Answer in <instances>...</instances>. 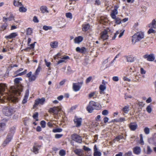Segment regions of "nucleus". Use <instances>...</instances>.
I'll use <instances>...</instances> for the list:
<instances>
[{"mask_svg":"<svg viewBox=\"0 0 156 156\" xmlns=\"http://www.w3.org/2000/svg\"><path fill=\"white\" fill-rule=\"evenodd\" d=\"M22 80L20 78H15L14 80V86L10 87L9 93H4L7 88L6 85L4 83H0V102L4 103L9 101L15 104L18 102L20 98L19 95L23 90L21 82Z\"/></svg>","mask_w":156,"mask_h":156,"instance_id":"nucleus-1","label":"nucleus"},{"mask_svg":"<svg viewBox=\"0 0 156 156\" xmlns=\"http://www.w3.org/2000/svg\"><path fill=\"white\" fill-rule=\"evenodd\" d=\"M144 37V34L142 32L136 33L132 36V43L135 44L136 42L140 41Z\"/></svg>","mask_w":156,"mask_h":156,"instance_id":"nucleus-2","label":"nucleus"},{"mask_svg":"<svg viewBox=\"0 0 156 156\" xmlns=\"http://www.w3.org/2000/svg\"><path fill=\"white\" fill-rule=\"evenodd\" d=\"M2 112L5 116H9L13 113V110L9 106H5L2 109Z\"/></svg>","mask_w":156,"mask_h":156,"instance_id":"nucleus-3","label":"nucleus"},{"mask_svg":"<svg viewBox=\"0 0 156 156\" xmlns=\"http://www.w3.org/2000/svg\"><path fill=\"white\" fill-rule=\"evenodd\" d=\"M96 103L93 101H90L87 107V110L89 113L92 112L94 109H97Z\"/></svg>","mask_w":156,"mask_h":156,"instance_id":"nucleus-4","label":"nucleus"},{"mask_svg":"<svg viewBox=\"0 0 156 156\" xmlns=\"http://www.w3.org/2000/svg\"><path fill=\"white\" fill-rule=\"evenodd\" d=\"M71 138L73 140L77 143H81L82 142V139L81 137L76 134L72 135Z\"/></svg>","mask_w":156,"mask_h":156,"instance_id":"nucleus-5","label":"nucleus"},{"mask_svg":"<svg viewBox=\"0 0 156 156\" xmlns=\"http://www.w3.org/2000/svg\"><path fill=\"white\" fill-rule=\"evenodd\" d=\"M41 147V145H39L37 143H34L32 151L35 154H37L39 153V151Z\"/></svg>","mask_w":156,"mask_h":156,"instance_id":"nucleus-6","label":"nucleus"},{"mask_svg":"<svg viewBox=\"0 0 156 156\" xmlns=\"http://www.w3.org/2000/svg\"><path fill=\"white\" fill-rule=\"evenodd\" d=\"M144 58L147 59V60L149 61H153L155 58L154 55L153 54L150 55L146 54L143 56Z\"/></svg>","mask_w":156,"mask_h":156,"instance_id":"nucleus-7","label":"nucleus"},{"mask_svg":"<svg viewBox=\"0 0 156 156\" xmlns=\"http://www.w3.org/2000/svg\"><path fill=\"white\" fill-rule=\"evenodd\" d=\"M108 30H105L101 33V38L103 41L107 40L108 38Z\"/></svg>","mask_w":156,"mask_h":156,"instance_id":"nucleus-8","label":"nucleus"},{"mask_svg":"<svg viewBox=\"0 0 156 156\" xmlns=\"http://www.w3.org/2000/svg\"><path fill=\"white\" fill-rule=\"evenodd\" d=\"M118 7L115 6L114 7V9L113 10L110 14V16L113 19H115L116 18V15L118 13L117 11Z\"/></svg>","mask_w":156,"mask_h":156,"instance_id":"nucleus-9","label":"nucleus"},{"mask_svg":"<svg viewBox=\"0 0 156 156\" xmlns=\"http://www.w3.org/2000/svg\"><path fill=\"white\" fill-rule=\"evenodd\" d=\"M61 110V108H60L58 107H56L50 108L49 110V112L55 114H57L58 112Z\"/></svg>","mask_w":156,"mask_h":156,"instance_id":"nucleus-10","label":"nucleus"},{"mask_svg":"<svg viewBox=\"0 0 156 156\" xmlns=\"http://www.w3.org/2000/svg\"><path fill=\"white\" fill-rule=\"evenodd\" d=\"M45 101V98H42L41 99H38L35 100L34 104V107H36L38 105L40 104L43 105Z\"/></svg>","mask_w":156,"mask_h":156,"instance_id":"nucleus-11","label":"nucleus"},{"mask_svg":"<svg viewBox=\"0 0 156 156\" xmlns=\"http://www.w3.org/2000/svg\"><path fill=\"white\" fill-rule=\"evenodd\" d=\"M13 136L10 135V133H9L8 134L5 140L4 141L3 144L4 146H5L6 144L9 143L12 139Z\"/></svg>","mask_w":156,"mask_h":156,"instance_id":"nucleus-12","label":"nucleus"},{"mask_svg":"<svg viewBox=\"0 0 156 156\" xmlns=\"http://www.w3.org/2000/svg\"><path fill=\"white\" fill-rule=\"evenodd\" d=\"M82 119L81 118H75L74 119V122L77 127L80 126L81 124Z\"/></svg>","mask_w":156,"mask_h":156,"instance_id":"nucleus-13","label":"nucleus"},{"mask_svg":"<svg viewBox=\"0 0 156 156\" xmlns=\"http://www.w3.org/2000/svg\"><path fill=\"white\" fill-rule=\"evenodd\" d=\"M133 151L134 154L139 155L141 152V149L140 147L136 146L133 148Z\"/></svg>","mask_w":156,"mask_h":156,"instance_id":"nucleus-14","label":"nucleus"},{"mask_svg":"<svg viewBox=\"0 0 156 156\" xmlns=\"http://www.w3.org/2000/svg\"><path fill=\"white\" fill-rule=\"evenodd\" d=\"M73 88L74 91H77L80 90L81 86L80 84L74 83L73 84Z\"/></svg>","mask_w":156,"mask_h":156,"instance_id":"nucleus-15","label":"nucleus"},{"mask_svg":"<svg viewBox=\"0 0 156 156\" xmlns=\"http://www.w3.org/2000/svg\"><path fill=\"white\" fill-rule=\"evenodd\" d=\"M83 38L81 36L76 37L74 41L75 43L79 44L83 40Z\"/></svg>","mask_w":156,"mask_h":156,"instance_id":"nucleus-16","label":"nucleus"},{"mask_svg":"<svg viewBox=\"0 0 156 156\" xmlns=\"http://www.w3.org/2000/svg\"><path fill=\"white\" fill-rule=\"evenodd\" d=\"M123 33H124V31H123V32H122L120 33L118 31H116V32L114 34V35L112 38V40H115V38L119 34V38L121 37H122V35H123Z\"/></svg>","mask_w":156,"mask_h":156,"instance_id":"nucleus-17","label":"nucleus"},{"mask_svg":"<svg viewBox=\"0 0 156 156\" xmlns=\"http://www.w3.org/2000/svg\"><path fill=\"white\" fill-rule=\"evenodd\" d=\"M13 5L16 7H19L22 5V3L20 0H14L13 2Z\"/></svg>","mask_w":156,"mask_h":156,"instance_id":"nucleus-18","label":"nucleus"},{"mask_svg":"<svg viewBox=\"0 0 156 156\" xmlns=\"http://www.w3.org/2000/svg\"><path fill=\"white\" fill-rule=\"evenodd\" d=\"M129 127L131 130L134 131L137 128V125L136 123H131L129 125Z\"/></svg>","mask_w":156,"mask_h":156,"instance_id":"nucleus-19","label":"nucleus"},{"mask_svg":"<svg viewBox=\"0 0 156 156\" xmlns=\"http://www.w3.org/2000/svg\"><path fill=\"white\" fill-rule=\"evenodd\" d=\"M73 152L79 156H82V151L80 149H76L74 150Z\"/></svg>","mask_w":156,"mask_h":156,"instance_id":"nucleus-20","label":"nucleus"},{"mask_svg":"<svg viewBox=\"0 0 156 156\" xmlns=\"http://www.w3.org/2000/svg\"><path fill=\"white\" fill-rule=\"evenodd\" d=\"M5 124L3 122H0V134L5 130Z\"/></svg>","mask_w":156,"mask_h":156,"instance_id":"nucleus-21","label":"nucleus"},{"mask_svg":"<svg viewBox=\"0 0 156 156\" xmlns=\"http://www.w3.org/2000/svg\"><path fill=\"white\" fill-rule=\"evenodd\" d=\"M149 27L155 29L156 28V21L155 20H153L151 23L148 24Z\"/></svg>","mask_w":156,"mask_h":156,"instance_id":"nucleus-22","label":"nucleus"},{"mask_svg":"<svg viewBox=\"0 0 156 156\" xmlns=\"http://www.w3.org/2000/svg\"><path fill=\"white\" fill-rule=\"evenodd\" d=\"M69 57L68 56H63V57L61 58V60H59L58 63L57 64H58L61 63L63 62H66L65 60L69 59Z\"/></svg>","mask_w":156,"mask_h":156,"instance_id":"nucleus-23","label":"nucleus"},{"mask_svg":"<svg viewBox=\"0 0 156 156\" xmlns=\"http://www.w3.org/2000/svg\"><path fill=\"white\" fill-rule=\"evenodd\" d=\"M50 45L53 48H56L58 47V42L56 41L51 42L50 43Z\"/></svg>","mask_w":156,"mask_h":156,"instance_id":"nucleus-24","label":"nucleus"},{"mask_svg":"<svg viewBox=\"0 0 156 156\" xmlns=\"http://www.w3.org/2000/svg\"><path fill=\"white\" fill-rule=\"evenodd\" d=\"M17 34L16 33H11L9 35L6 36L5 38L6 39H12L15 37L17 36Z\"/></svg>","mask_w":156,"mask_h":156,"instance_id":"nucleus-25","label":"nucleus"},{"mask_svg":"<svg viewBox=\"0 0 156 156\" xmlns=\"http://www.w3.org/2000/svg\"><path fill=\"white\" fill-rule=\"evenodd\" d=\"M82 30L83 31H86L88 30L90 27V25L89 24H83L82 25Z\"/></svg>","mask_w":156,"mask_h":156,"instance_id":"nucleus-26","label":"nucleus"},{"mask_svg":"<svg viewBox=\"0 0 156 156\" xmlns=\"http://www.w3.org/2000/svg\"><path fill=\"white\" fill-rule=\"evenodd\" d=\"M13 18V15L11 13H10L9 16V17L6 18L4 17L3 18V21H5V20H9V21L12 20Z\"/></svg>","mask_w":156,"mask_h":156,"instance_id":"nucleus-27","label":"nucleus"},{"mask_svg":"<svg viewBox=\"0 0 156 156\" xmlns=\"http://www.w3.org/2000/svg\"><path fill=\"white\" fill-rule=\"evenodd\" d=\"M19 8V11L21 12H25L27 11V9L24 7L22 4L21 6H20Z\"/></svg>","mask_w":156,"mask_h":156,"instance_id":"nucleus-28","label":"nucleus"},{"mask_svg":"<svg viewBox=\"0 0 156 156\" xmlns=\"http://www.w3.org/2000/svg\"><path fill=\"white\" fill-rule=\"evenodd\" d=\"M134 60V57L132 55H129L127 57V61L130 62H132Z\"/></svg>","mask_w":156,"mask_h":156,"instance_id":"nucleus-29","label":"nucleus"},{"mask_svg":"<svg viewBox=\"0 0 156 156\" xmlns=\"http://www.w3.org/2000/svg\"><path fill=\"white\" fill-rule=\"evenodd\" d=\"M40 10L41 12L43 13H48V11L47 9V8L46 7H42L40 8Z\"/></svg>","mask_w":156,"mask_h":156,"instance_id":"nucleus-30","label":"nucleus"},{"mask_svg":"<svg viewBox=\"0 0 156 156\" xmlns=\"http://www.w3.org/2000/svg\"><path fill=\"white\" fill-rule=\"evenodd\" d=\"M147 150L146 153L147 154H150L153 151L152 149L149 146H147Z\"/></svg>","mask_w":156,"mask_h":156,"instance_id":"nucleus-31","label":"nucleus"},{"mask_svg":"<svg viewBox=\"0 0 156 156\" xmlns=\"http://www.w3.org/2000/svg\"><path fill=\"white\" fill-rule=\"evenodd\" d=\"M105 84H104V85H101L100 86L99 88L101 90L100 92L101 94H102L104 91L106 89V87Z\"/></svg>","mask_w":156,"mask_h":156,"instance_id":"nucleus-32","label":"nucleus"},{"mask_svg":"<svg viewBox=\"0 0 156 156\" xmlns=\"http://www.w3.org/2000/svg\"><path fill=\"white\" fill-rule=\"evenodd\" d=\"M28 97V94L27 93H26L24 96V98L22 101V104H24L27 102Z\"/></svg>","mask_w":156,"mask_h":156,"instance_id":"nucleus-33","label":"nucleus"},{"mask_svg":"<svg viewBox=\"0 0 156 156\" xmlns=\"http://www.w3.org/2000/svg\"><path fill=\"white\" fill-rule=\"evenodd\" d=\"M15 127H11L10 128V131L9 133H10L11 135H12V136H13V135L15 132Z\"/></svg>","mask_w":156,"mask_h":156,"instance_id":"nucleus-34","label":"nucleus"},{"mask_svg":"<svg viewBox=\"0 0 156 156\" xmlns=\"http://www.w3.org/2000/svg\"><path fill=\"white\" fill-rule=\"evenodd\" d=\"M144 132L145 134L147 135L150 133V129L148 127H145L144 129Z\"/></svg>","mask_w":156,"mask_h":156,"instance_id":"nucleus-35","label":"nucleus"},{"mask_svg":"<svg viewBox=\"0 0 156 156\" xmlns=\"http://www.w3.org/2000/svg\"><path fill=\"white\" fill-rule=\"evenodd\" d=\"M140 143L142 145L144 144V142L143 139V136L142 134H140Z\"/></svg>","mask_w":156,"mask_h":156,"instance_id":"nucleus-36","label":"nucleus"},{"mask_svg":"<svg viewBox=\"0 0 156 156\" xmlns=\"http://www.w3.org/2000/svg\"><path fill=\"white\" fill-rule=\"evenodd\" d=\"M62 129L60 128H57L56 129H54L52 130L53 133H60L62 131Z\"/></svg>","mask_w":156,"mask_h":156,"instance_id":"nucleus-37","label":"nucleus"},{"mask_svg":"<svg viewBox=\"0 0 156 156\" xmlns=\"http://www.w3.org/2000/svg\"><path fill=\"white\" fill-rule=\"evenodd\" d=\"M59 154L61 156H64L66 155V152L63 150H60L59 152Z\"/></svg>","mask_w":156,"mask_h":156,"instance_id":"nucleus-38","label":"nucleus"},{"mask_svg":"<svg viewBox=\"0 0 156 156\" xmlns=\"http://www.w3.org/2000/svg\"><path fill=\"white\" fill-rule=\"evenodd\" d=\"M146 110L148 113H151L152 112V108L151 106L150 105L147 106L146 108Z\"/></svg>","mask_w":156,"mask_h":156,"instance_id":"nucleus-39","label":"nucleus"},{"mask_svg":"<svg viewBox=\"0 0 156 156\" xmlns=\"http://www.w3.org/2000/svg\"><path fill=\"white\" fill-rule=\"evenodd\" d=\"M72 70H71V67L70 66H68L67 67V73L68 74H70L71 73H72Z\"/></svg>","mask_w":156,"mask_h":156,"instance_id":"nucleus-40","label":"nucleus"},{"mask_svg":"<svg viewBox=\"0 0 156 156\" xmlns=\"http://www.w3.org/2000/svg\"><path fill=\"white\" fill-rule=\"evenodd\" d=\"M101 153L98 151L94 152V156H101Z\"/></svg>","mask_w":156,"mask_h":156,"instance_id":"nucleus-41","label":"nucleus"},{"mask_svg":"<svg viewBox=\"0 0 156 156\" xmlns=\"http://www.w3.org/2000/svg\"><path fill=\"white\" fill-rule=\"evenodd\" d=\"M32 33V30L30 28L27 29V30L26 34L28 35H30Z\"/></svg>","mask_w":156,"mask_h":156,"instance_id":"nucleus-42","label":"nucleus"},{"mask_svg":"<svg viewBox=\"0 0 156 156\" xmlns=\"http://www.w3.org/2000/svg\"><path fill=\"white\" fill-rule=\"evenodd\" d=\"M37 75H35V74L34 73V75H31L30 77V78L29 80L30 81H34V80L37 77Z\"/></svg>","mask_w":156,"mask_h":156,"instance_id":"nucleus-43","label":"nucleus"},{"mask_svg":"<svg viewBox=\"0 0 156 156\" xmlns=\"http://www.w3.org/2000/svg\"><path fill=\"white\" fill-rule=\"evenodd\" d=\"M123 136L122 135L118 136L116 137L114 139V141H119L120 139H122Z\"/></svg>","mask_w":156,"mask_h":156,"instance_id":"nucleus-44","label":"nucleus"},{"mask_svg":"<svg viewBox=\"0 0 156 156\" xmlns=\"http://www.w3.org/2000/svg\"><path fill=\"white\" fill-rule=\"evenodd\" d=\"M43 29L45 30H51L52 29L51 27L44 26L43 27Z\"/></svg>","mask_w":156,"mask_h":156,"instance_id":"nucleus-45","label":"nucleus"},{"mask_svg":"<svg viewBox=\"0 0 156 156\" xmlns=\"http://www.w3.org/2000/svg\"><path fill=\"white\" fill-rule=\"evenodd\" d=\"M38 115V112H36L33 116L34 119L36 120V121H38V119L37 118Z\"/></svg>","mask_w":156,"mask_h":156,"instance_id":"nucleus-46","label":"nucleus"},{"mask_svg":"<svg viewBox=\"0 0 156 156\" xmlns=\"http://www.w3.org/2000/svg\"><path fill=\"white\" fill-rule=\"evenodd\" d=\"M41 69V67L39 66H38L35 72V75H37L39 74L40 71Z\"/></svg>","mask_w":156,"mask_h":156,"instance_id":"nucleus-47","label":"nucleus"},{"mask_svg":"<svg viewBox=\"0 0 156 156\" xmlns=\"http://www.w3.org/2000/svg\"><path fill=\"white\" fill-rule=\"evenodd\" d=\"M66 15L67 18H69L70 19H72V14L71 13H66Z\"/></svg>","mask_w":156,"mask_h":156,"instance_id":"nucleus-48","label":"nucleus"},{"mask_svg":"<svg viewBox=\"0 0 156 156\" xmlns=\"http://www.w3.org/2000/svg\"><path fill=\"white\" fill-rule=\"evenodd\" d=\"M33 21L35 23H38L39 22V20L37 18L36 16H34L33 19Z\"/></svg>","mask_w":156,"mask_h":156,"instance_id":"nucleus-49","label":"nucleus"},{"mask_svg":"<svg viewBox=\"0 0 156 156\" xmlns=\"http://www.w3.org/2000/svg\"><path fill=\"white\" fill-rule=\"evenodd\" d=\"M147 33L148 34L154 33H155V31L154 30H153V29H152V28H151L148 30Z\"/></svg>","mask_w":156,"mask_h":156,"instance_id":"nucleus-50","label":"nucleus"},{"mask_svg":"<svg viewBox=\"0 0 156 156\" xmlns=\"http://www.w3.org/2000/svg\"><path fill=\"white\" fill-rule=\"evenodd\" d=\"M102 114L104 115H107L108 113V111L107 110H104L102 112Z\"/></svg>","mask_w":156,"mask_h":156,"instance_id":"nucleus-51","label":"nucleus"},{"mask_svg":"<svg viewBox=\"0 0 156 156\" xmlns=\"http://www.w3.org/2000/svg\"><path fill=\"white\" fill-rule=\"evenodd\" d=\"M122 111L123 114L124 115H125V114H126L127 113V107L125 106L122 109Z\"/></svg>","mask_w":156,"mask_h":156,"instance_id":"nucleus-52","label":"nucleus"},{"mask_svg":"<svg viewBox=\"0 0 156 156\" xmlns=\"http://www.w3.org/2000/svg\"><path fill=\"white\" fill-rule=\"evenodd\" d=\"M115 19V23L117 24H120L121 23V21L120 19L118 18H116Z\"/></svg>","mask_w":156,"mask_h":156,"instance_id":"nucleus-53","label":"nucleus"},{"mask_svg":"<svg viewBox=\"0 0 156 156\" xmlns=\"http://www.w3.org/2000/svg\"><path fill=\"white\" fill-rule=\"evenodd\" d=\"M112 80L115 82L118 81L119 80V78L117 76H113L112 78Z\"/></svg>","mask_w":156,"mask_h":156,"instance_id":"nucleus-54","label":"nucleus"},{"mask_svg":"<svg viewBox=\"0 0 156 156\" xmlns=\"http://www.w3.org/2000/svg\"><path fill=\"white\" fill-rule=\"evenodd\" d=\"M41 124L42 127L44 128L45 126L46 123L44 121H42L41 122Z\"/></svg>","mask_w":156,"mask_h":156,"instance_id":"nucleus-55","label":"nucleus"},{"mask_svg":"<svg viewBox=\"0 0 156 156\" xmlns=\"http://www.w3.org/2000/svg\"><path fill=\"white\" fill-rule=\"evenodd\" d=\"M7 24L6 23H4L3 25H2L1 27V28L2 30H4L7 27Z\"/></svg>","mask_w":156,"mask_h":156,"instance_id":"nucleus-56","label":"nucleus"},{"mask_svg":"<svg viewBox=\"0 0 156 156\" xmlns=\"http://www.w3.org/2000/svg\"><path fill=\"white\" fill-rule=\"evenodd\" d=\"M63 136L62 134H56L55 135V137L56 139H58L61 137Z\"/></svg>","mask_w":156,"mask_h":156,"instance_id":"nucleus-57","label":"nucleus"},{"mask_svg":"<svg viewBox=\"0 0 156 156\" xmlns=\"http://www.w3.org/2000/svg\"><path fill=\"white\" fill-rule=\"evenodd\" d=\"M27 72V70H25L23 72H22L20 73H19L17 75L18 76H22L23 75H24Z\"/></svg>","mask_w":156,"mask_h":156,"instance_id":"nucleus-58","label":"nucleus"},{"mask_svg":"<svg viewBox=\"0 0 156 156\" xmlns=\"http://www.w3.org/2000/svg\"><path fill=\"white\" fill-rule=\"evenodd\" d=\"M92 79V77L91 76H89L87 78L86 80V83H89L90 82Z\"/></svg>","mask_w":156,"mask_h":156,"instance_id":"nucleus-59","label":"nucleus"},{"mask_svg":"<svg viewBox=\"0 0 156 156\" xmlns=\"http://www.w3.org/2000/svg\"><path fill=\"white\" fill-rule=\"evenodd\" d=\"M140 72L142 74H144L146 73V71L144 69L141 68L140 69Z\"/></svg>","mask_w":156,"mask_h":156,"instance_id":"nucleus-60","label":"nucleus"},{"mask_svg":"<svg viewBox=\"0 0 156 156\" xmlns=\"http://www.w3.org/2000/svg\"><path fill=\"white\" fill-rule=\"evenodd\" d=\"M61 55V53H58L55 56H54V59L55 60L57 58H58L60 57Z\"/></svg>","mask_w":156,"mask_h":156,"instance_id":"nucleus-61","label":"nucleus"},{"mask_svg":"<svg viewBox=\"0 0 156 156\" xmlns=\"http://www.w3.org/2000/svg\"><path fill=\"white\" fill-rule=\"evenodd\" d=\"M83 148L84 150L85 151H91V149L85 146H83Z\"/></svg>","mask_w":156,"mask_h":156,"instance_id":"nucleus-62","label":"nucleus"},{"mask_svg":"<svg viewBox=\"0 0 156 156\" xmlns=\"http://www.w3.org/2000/svg\"><path fill=\"white\" fill-rule=\"evenodd\" d=\"M86 49L85 47H82L81 48V51H80V53H83V52H84L85 51H86Z\"/></svg>","mask_w":156,"mask_h":156,"instance_id":"nucleus-63","label":"nucleus"},{"mask_svg":"<svg viewBox=\"0 0 156 156\" xmlns=\"http://www.w3.org/2000/svg\"><path fill=\"white\" fill-rule=\"evenodd\" d=\"M95 94V92H92L90 93L89 94V98H91Z\"/></svg>","mask_w":156,"mask_h":156,"instance_id":"nucleus-64","label":"nucleus"}]
</instances>
